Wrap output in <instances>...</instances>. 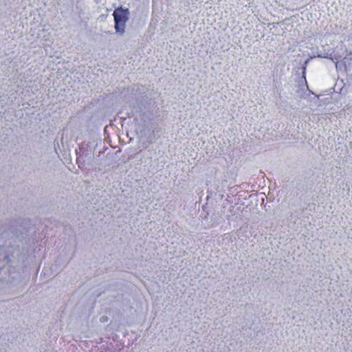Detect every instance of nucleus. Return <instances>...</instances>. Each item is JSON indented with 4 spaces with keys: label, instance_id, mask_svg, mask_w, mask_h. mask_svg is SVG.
Returning <instances> with one entry per match:
<instances>
[{
    "label": "nucleus",
    "instance_id": "1",
    "mask_svg": "<svg viewBox=\"0 0 352 352\" xmlns=\"http://www.w3.org/2000/svg\"><path fill=\"white\" fill-rule=\"evenodd\" d=\"M128 9L124 10L122 8H116L113 16L115 21V29L117 32L123 34L125 30L126 23L129 19Z\"/></svg>",
    "mask_w": 352,
    "mask_h": 352
}]
</instances>
